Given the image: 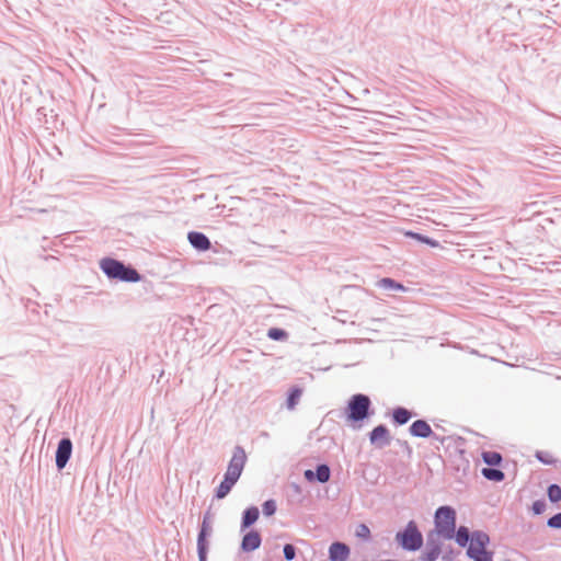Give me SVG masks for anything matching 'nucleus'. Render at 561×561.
Listing matches in <instances>:
<instances>
[{"label": "nucleus", "mask_w": 561, "mask_h": 561, "mask_svg": "<svg viewBox=\"0 0 561 561\" xmlns=\"http://www.w3.org/2000/svg\"><path fill=\"white\" fill-rule=\"evenodd\" d=\"M262 536L257 530H249L241 540L240 549L243 552H252L260 548Z\"/></svg>", "instance_id": "10"}, {"label": "nucleus", "mask_w": 561, "mask_h": 561, "mask_svg": "<svg viewBox=\"0 0 561 561\" xmlns=\"http://www.w3.org/2000/svg\"><path fill=\"white\" fill-rule=\"evenodd\" d=\"M355 535L365 541H369L371 539L370 529L366 524H359L356 527Z\"/></svg>", "instance_id": "30"}, {"label": "nucleus", "mask_w": 561, "mask_h": 561, "mask_svg": "<svg viewBox=\"0 0 561 561\" xmlns=\"http://www.w3.org/2000/svg\"><path fill=\"white\" fill-rule=\"evenodd\" d=\"M430 438H432L433 440L438 442V443H440L443 445L450 437L439 436V435H437L436 433L433 432V436H431Z\"/></svg>", "instance_id": "35"}, {"label": "nucleus", "mask_w": 561, "mask_h": 561, "mask_svg": "<svg viewBox=\"0 0 561 561\" xmlns=\"http://www.w3.org/2000/svg\"><path fill=\"white\" fill-rule=\"evenodd\" d=\"M202 522H207V524H211V514L209 510L204 514Z\"/></svg>", "instance_id": "37"}, {"label": "nucleus", "mask_w": 561, "mask_h": 561, "mask_svg": "<svg viewBox=\"0 0 561 561\" xmlns=\"http://www.w3.org/2000/svg\"><path fill=\"white\" fill-rule=\"evenodd\" d=\"M456 529V511L449 505L439 506L434 514V529L442 538L454 539Z\"/></svg>", "instance_id": "4"}, {"label": "nucleus", "mask_w": 561, "mask_h": 561, "mask_svg": "<svg viewBox=\"0 0 561 561\" xmlns=\"http://www.w3.org/2000/svg\"><path fill=\"white\" fill-rule=\"evenodd\" d=\"M409 433L413 437H419V438H430L431 436H433V430L430 426V424L425 420H421V419L414 421L410 425Z\"/></svg>", "instance_id": "13"}, {"label": "nucleus", "mask_w": 561, "mask_h": 561, "mask_svg": "<svg viewBox=\"0 0 561 561\" xmlns=\"http://www.w3.org/2000/svg\"><path fill=\"white\" fill-rule=\"evenodd\" d=\"M404 236L408 237V238L414 239V240H416V241H419L421 243H425V244H427V245H430L432 248H438L440 245L437 240L432 239V238H430L427 236H424L422 233L411 231V230L405 231Z\"/></svg>", "instance_id": "21"}, {"label": "nucleus", "mask_w": 561, "mask_h": 561, "mask_svg": "<svg viewBox=\"0 0 561 561\" xmlns=\"http://www.w3.org/2000/svg\"><path fill=\"white\" fill-rule=\"evenodd\" d=\"M547 495L551 503H558L561 501V486L557 483H552L547 489Z\"/></svg>", "instance_id": "26"}, {"label": "nucleus", "mask_w": 561, "mask_h": 561, "mask_svg": "<svg viewBox=\"0 0 561 561\" xmlns=\"http://www.w3.org/2000/svg\"><path fill=\"white\" fill-rule=\"evenodd\" d=\"M547 526L552 529H561V512L549 517Z\"/></svg>", "instance_id": "32"}, {"label": "nucleus", "mask_w": 561, "mask_h": 561, "mask_svg": "<svg viewBox=\"0 0 561 561\" xmlns=\"http://www.w3.org/2000/svg\"><path fill=\"white\" fill-rule=\"evenodd\" d=\"M351 553L350 547L341 541H334L329 547L330 561H347Z\"/></svg>", "instance_id": "12"}, {"label": "nucleus", "mask_w": 561, "mask_h": 561, "mask_svg": "<svg viewBox=\"0 0 561 561\" xmlns=\"http://www.w3.org/2000/svg\"><path fill=\"white\" fill-rule=\"evenodd\" d=\"M260 516V511L256 506H249L242 513L240 530L244 531L250 528Z\"/></svg>", "instance_id": "14"}, {"label": "nucleus", "mask_w": 561, "mask_h": 561, "mask_svg": "<svg viewBox=\"0 0 561 561\" xmlns=\"http://www.w3.org/2000/svg\"><path fill=\"white\" fill-rule=\"evenodd\" d=\"M402 447H403V448H408V449H409V451H411V449H410V447H409L408 442H404V444H402Z\"/></svg>", "instance_id": "38"}, {"label": "nucleus", "mask_w": 561, "mask_h": 561, "mask_svg": "<svg viewBox=\"0 0 561 561\" xmlns=\"http://www.w3.org/2000/svg\"><path fill=\"white\" fill-rule=\"evenodd\" d=\"M296 547L291 543H286L283 547L284 559L286 561H293L296 558Z\"/></svg>", "instance_id": "31"}, {"label": "nucleus", "mask_w": 561, "mask_h": 561, "mask_svg": "<svg viewBox=\"0 0 561 561\" xmlns=\"http://www.w3.org/2000/svg\"><path fill=\"white\" fill-rule=\"evenodd\" d=\"M346 419L353 424H360L374 414L371 409V400L367 394L356 393L353 394L345 408Z\"/></svg>", "instance_id": "2"}, {"label": "nucleus", "mask_w": 561, "mask_h": 561, "mask_svg": "<svg viewBox=\"0 0 561 561\" xmlns=\"http://www.w3.org/2000/svg\"><path fill=\"white\" fill-rule=\"evenodd\" d=\"M378 286L380 288H383V289H388V290H399V291H405L407 288L404 287L403 284L394 280L393 278H390V277H383L381 279L378 280Z\"/></svg>", "instance_id": "24"}, {"label": "nucleus", "mask_w": 561, "mask_h": 561, "mask_svg": "<svg viewBox=\"0 0 561 561\" xmlns=\"http://www.w3.org/2000/svg\"><path fill=\"white\" fill-rule=\"evenodd\" d=\"M442 534L430 530L426 535V550L422 553V561H436L442 553Z\"/></svg>", "instance_id": "6"}, {"label": "nucleus", "mask_w": 561, "mask_h": 561, "mask_svg": "<svg viewBox=\"0 0 561 561\" xmlns=\"http://www.w3.org/2000/svg\"><path fill=\"white\" fill-rule=\"evenodd\" d=\"M402 447H403V448H408V449H409V451H411V449H410V447H409L408 442H404V444H402Z\"/></svg>", "instance_id": "39"}, {"label": "nucleus", "mask_w": 561, "mask_h": 561, "mask_svg": "<svg viewBox=\"0 0 561 561\" xmlns=\"http://www.w3.org/2000/svg\"><path fill=\"white\" fill-rule=\"evenodd\" d=\"M453 554H454V550H453V548H451V547H449V550H447V551L445 552V554L443 556V559H444L445 561H451V560H453Z\"/></svg>", "instance_id": "36"}, {"label": "nucleus", "mask_w": 561, "mask_h": 561, "mask_svg": "<svg viewBox=\"0 0 561 561\" xmlns=\"http://www.w3.org/2000/svg\"><path fill=\"white\" fill-rule=\"evenodd\" d=\"M413 415L414 413L407 408L397 407L392 410L391 420L394 425L402 426L407 424Z\"/></svg>", "instance_id": "15"}, {"label": "nucleus", "mask_w": 561, "mask_h": 561, "mask_svg": "<svg viewBox=\"0 0 561 561\" xmlns=\"http://www.w3.org/2000/svg\"><path fill=\"white\" fill-rule=\"evenodd\" d=\"M288 333L280 328H271L267 331V336L273 341H284L287 337Z\"/></svg>", "instance_id": "28"}, {"label": "nucleus", "mask_w": 561, "mask_h": 561, "mask_svg": "<svg viewBox=\"0 0 561 561\" xmlns=\"http://www.w3.org/2000/svg\"><path fill=\"white\" fill-rule=\"evenodd\" d=\"M490 543V536L482 531V530H474L472 531V539L470 541V545H473V547L477 548H486V546Z\"/></svg>", "instance_id": "22"}, {"label": "nucleus", "mask_w": 561, "mask_h": 561, "mask_svg": "<svg viewBox=\"0 0 561 561\" xmlns=\"http://www.w3.org/2000/svg\"><path fill=\"white\" fill-rule=\"evenodd\" d=\"M535 457L543 465H556L557 459L548 451L537 450Z\"/></svg>", "instance_id": "27"}, {"label": "nucleus", "mask_w": 561, "mask_h": 561, "mask_svg": "<svg viewBox=\"0 0 561 561\" xmlns=\"http://www.w3.org/2000/svg\"><path fill=\"white\" fill-rule=\"evenodd\" d=\"M245 462L247 454L244 448L240 445L234 446L232 457L229 460L225 474L239 480L244 469Z\"/></svg>", "instance_id": "5"}, {"label": "nucleus", "mask_w": 561, "mask_h": 561, "mask_svg": "<svg viewBox=\"0 0 561 561\" xmlns=\"http://www.w3.org/2000/svg\"><path fill=\"white\" fill-rule=\"evenodd\" d=\"M481 473L486 480L493 482H501L505 479L504 472L495 467L482 468Z\"/></svg>", "instance_id": "19"}, {"label": "nucleus", "mask_w": 561, "mask_h": 561, "mask_svg": "<svg viewBox=\"0 0 561 561\" xmlns=\"http://www.w3.org/2000/svg\"><path fill=\"white\" fill-rule=\"evenodd\" d=\"M314 478L317 482L327 483L331 478V469L327 463H319L314 469Z\"/></svg>", "instance_id": "23"}, {"label": "nucleus", "mask_w": 561, "mask_h": 561, "mask_svg": "<svg viewBox=\"0 0 561 561\" xmlns=\"http://www.w3.org/2000/svg\"><path fill=\"white\" fill-rule=\"evenodd\" d=\"M301 394L302 389L299 387H293L289 389L286 400V404L289 410H293L297 405Z\"/></svg>", "instance_id": "25"}, {"label": "nucleus", "mask_w": 561, "mask_h": 561, "mask_svg": "<svg viewBox=\"0 0 561 561\" xmlns=\"http://www.w3.org/2000/svg\"><path fill=\"white\" fill-rule=\"evenodd\" d=\"M467 556L473 561H493V552L486 548H477L469 545L467 548Z\"/></svg>", "instance_id": "17"}, {"label": "nucleus", "mask_w": 561, "mask_h": 561, "mask_svg": "<svg viewBox=\"0 0 561 561\" xmlns=\"http://www.w3.org/2000/svg\"><path fill=\"white\" fill-rule=\"evenodd\" d=\"M277 505L273 499L266 500L262 505V512L265 516L270 517L276 513Z\"/></svg>", "instance_id": "29"}, {"label": "nucleus", "mask_w": 561, "mask_h": 561, "mask_svg": "<svg viewBox=\"0 0 561 561\" xmlns=\"http://www.w3.org/2000/svg\"><path fill=\"white\" fill-rule=\"evenodd\" d=\"M238 482L237 479L231 478L230 476L224 474L222 481L219 483V485L215 490V497L218 500L225 499L234 484Z\"/></svg>", "instance_id": "16"}, {"label": "nucleus", "mask_w": 561, "mask_h": 561, "mask_svg": "<svg viewBox=\"0 0 561 561\" xmlns=\"http://www.w3.org/2000/svg\"><path fill=\"white\" fill-rule=\"evenodd\" d=\"M402 447H403V448H408V449H409V451H411V449H410V447H409L408 442H404V444H402Z\"/></svg>", "instance_id": "40"}, {"label": "nucleus", "mask_w": 561, "mask_h": 561, "mask_svg": "<svg viewBox=\"0 0 561 561\" xmlns=\"http://www.w3.org/2000/svg\"><path fill=\"white\" fill-rule=\"evenodd\" d=\"M213 526L211 524H207V522H202L199 526V531L197 535V556L199 561H206L209 541L208 538L211 536Z\"/></svg>", "instance_id": "8"}, {"label": "nucleus", "mask_w": 561, "mask_h": 561, "mask_svg": "<svg viewBox=\"0 0 561 561\" xmlns=\"http://www.w3.org/2000/svg\"><path fill=\"white\" fill-rule=\"evenodd\" d=\"M368 437L370 444L379 449L389 446L391 443L389 428L385 424H379L374 427L369 432Z\"/></svg>", "instance_id": "9"}, {"label": "nucleus", "mask_w": 561, "mask_h": 561, "mask_svg": "<svg viewBox=\"0 0 561 561\" xmlns=\"http://www.w3.org/2000/svg\"><path fill=\"white\" fill-rule=\"evenodd\" d=\"M304 476H305V479L308 482H314L316 481L314 470L308 469V470L305 471Z\"/></svg>", "instance_id": "34"}, {"label": "nucleus", "mask_w": 561, "mask_h": 561, "mask_svg": "<svg viewBox=\"0 0 561 561\" xmlns=\"http://www.w3.org/2000/svg\"><path fill=\"white\" fill-rule=\"evenodd\" d=\"M100 268L110 279L125 283H137L141 280V275L135 267L126 265L124 262L116 259H102L100 262Z\"/></svg>", "instance_id": "1"}, {"label": "nucleus", "mask_w": 561, "mask_h": 561, "mask_svg": "<svg viewBox=\"0 0 561 561\" xmlns=\"http://www.w3.org/2000/svg\"><path fill=\"white\" fill-rule=\"evenodd\" d=\"M481 458L485 465L489 467H497L502 463L503 457L497 451H482Z\"/></svg>", "instance_id": "20"}, {"label": "nucleus", "mask_w": 561, "mask_h": 561, "mask_svg": "<svg viewBox=\"0 0 561 561\" xmlns=\"http://www.w3.org/2000/svg\"><path fill=\"white\" fill-rule=\"evenodd\" d=\"M190 244L199 252L208 251L211 248L209 238L199 231H190L187 233Z\"/></svg>", "instance_id": "11"}, {"label": "nucleus", "mask_w": 561, "mask_h": 561, "mask_svg": "<svg viewBox=\"0 0 561 561\" xmlns=\"http://www.w3.org/2000/svg\"><path fill=\"white\" fill-rule=\"evenodd\" d=\"M72 440L69 437H62L57 445V449L55 453V462L56 467L59 471H61L68 461L71 458L72 455Z\"/></svg>", "instance_id": "7"}, {"label": "nucleus", "mask_w": 561, "mask_h": 561, "mask_svg": "<svg viewBox=\"0 0 561 561\" xmlns=\"http://www.w3.org/2000/svg\"><path fill=\"white\" fill-rule=\"evenodd\" d=\"M394 540L402 550L409 552L420 550L424 543L423 535L415 520L408 522L402 529L397 531Z\"/></svg>", "instance_id": "3"}, {"label": "nucleus", "mask_w": 561, "mask_h": 561, "mask_svg": "<svg viewBox=\"0 0 561 561\" xmlns=\"http://www.w3.org/2000/svg\"><path fill=\"white\" fill-rule=\"evenodd\" d=\"M547 504L545 500H536L531 505L535 515H541L546 511Z\"/></svg>", "instance_id": "33"}, {"label": "nucleus", "mask_w": 561, "mask_h": 561, "mask_svg": "<svg viewBox=\"0 0 561 561\" xmlns=\"http://www.w3.org/2000/svg\"><path fill=\"white\" fill-rule=\"evenodd\" d=\"M454 538L460 547H467L472 539V533H470L468 527L460 526L457 530L455 529Z\"/></svg>", "instance_id": "18"}]
</instances>
